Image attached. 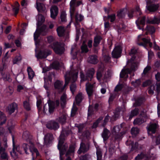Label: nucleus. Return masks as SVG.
<instances>
[{
  "instance_id": "obj_1",
  "label": "nucleus",
  "mask_w": 160,
  "mask_h": 160,
  "mask_svg": "<svg viewBox=\"0 0 160 160\" xmlns=\"http://www.w3.org/2000/svg\"><path fill=\"white\" fill-rule=\"evenodd\" d=\"M71 132V130L63 129L59 137L57 148L59 152L60 160H72L70 156L74 154L75 146L73 145H70L67 151L68 145L64 143L65 137L68 136Z\"/></svg>"
},
{
  "instance_id": "obj_2",
  "label": "nucleus",
  "mask_w": 160,
  "mask_h": 160,
  "mask_svg": "<svg viewBox=\"0 0 160 160\" xmlns=\"http://www.w3.org/2000/svg\"><path fill=\"white\" fill-rule=\"evenodd\" d=\"M136 58V57L133 55L130 59L128 60V62L131 63L130 68L127 69H122L120 74V78H124L125 79H127L128 77V74H130L132 77L134 75V72L136 70L137 68V63L133 62Z\"/></svg>"
},
{
  "instance_id": "obj_3",
  "label": "nucleus",
  "mask_w": 160,
  "mask_h": 160,
  "mask_svg": "<svg viewBox=\"0 0 160 160\" xmlns=\"http://www.w3.org/2000/svg\"><path fill=\"white\" fill-rule=\"evenodd\" d=\"M156 0H148L147 2L146 9L150 13L157 11L159 7V4H155Z\"/></svg>"
},
{
  "instance_id": "obj_4",
  "label": "nucleus",
  "mask_w": 160,
  "mask_h": 160,
  "mask_svg": "<svg viewBox=\"0 0 160 160\" xmlns=\"http://www.w3.org/2000/svg\"><path fill=\"white\" fill-rule=\"evenodd\" d=\"M138 41L137 42V44L140 46H142L146 48L148 46L150 48H151L152 46V43L150 42V38H144L143 35H139L138 37Z\"/></svg>"
},
{
  "instance_id": "obj_5",
  "label": "nucleus",
  "mask_w": 160,
  "mask_h": 160,
  "mask_svg": "<svg viewBox=\"0 0 160 160\" xmlns=\"http://www.w3.org/2000/svg\"><path fill=\"white\" fill-rule=\"evenodd\" d=\"M52 48L55 53L58 55L62 54L65 50L64 44L60 42H53Z\"/></svg>"
},
{
  "instance_id": "obj_6",
  "label": "nucleus",
  "mask_w": 160,
  "mask_h": 160,
  "mask_svg": "<svg viewBox=\"0 0 160 160\" xmlns=\"http://www.w3.org/2000/svg\"><path fill=\"white\" fill-rule=\"evenodd\" d=\"M95 73L94 69L92 68L89 70L84 74L83 72H80V77L81 79V82H83L86 81H91L93 78Z\"/></svg>"
},
{
  "instance_id": "obj_7",
  "label": "nucleus",
  "mask_w": 160,
  "mask_h": 160,
  "mask_svg": "<svg viewBox=\"0 0 160 160\" xmlns=\"http://www.w3.org/2000/svg\"><path fill=\"white\" fill-rule=\"evenodd\" d=\"M53 135L51 133H48L44 137V144L47 147H50L52 144V141L53 140Z\"/></svg>"
},
{
  "instance_id": "obj_8",
  "label": "nucleus",
  "mask_w": 160,
  "mask_h": 160,
  "mask_svg": "<svg viewBox=\"0 0 160 160\" xmlns=\"http://www.w3.org/2000/svg\"><path fill=\"white\" fill-rule=\"evenodd\" d=\"M122 52V48L120 45H118L115 47L112 52V58H118L121 56Z\"/></svg>"
},
{
  "instance_id": "obj_9",
  "label": "nucleus",
  "mask_w": 160,
  "mask_h": 160,
  "mask_svg": "<svg viewBox=\"0 0 160 160\" xmlns=\"http://www.w3.org/2000/svg\"><path fill=\"white\" fill-rule=\"evenodd\" d=\"M146 17L143 16L142 17H140L136 21V23L137 26L139 29L142 30V31L144 30L143 27L145 25V21Z\"/></svg>"
},
{
  "instance_id": "obj_10",
  "label": "nucleus",
  "mask_w": 160,
  "mask_h": 160,
  "mask_svg": "<svg viewBox=\"0 0 160 160\" xmlns=\"http://www.w3.org/2000/svg\"><path fill=\"white\" fill-rule=\"evenodd\" d=\"M86 90L88 95V98L90 100L92 96L93 95V85L88 82L86 85Z\"/></svg>"
},
{
  "instance_id": "obj_11",
  "label": "nucleus",
  "mask_w": 160,
  "mask_h": 160,
  "mask_svg": "<svg viewBox=\"0 0 160 160\" xmlns=\"http://www.w3.org/2000/svg\"><path fill=\"white\" fill-rule=\"evenodd\" d=\"M46 26L43 25L39 28L37 29L36 32L34 33V39L35 42L38 39L41 34L42 32H45V31L46 29Z\"/></svg>"
},
{
  "instance_id": "obj_12",
  "label": "nucleus",
  "mask_w": 160,
  "mask_h": 160,
  "mask_svg": "<svg viewBox=\"0 0 160 160\" xmlns=\"http://www.w3.org/2000/svg\"><path fill=\"white\" fill-rule=\"evenodd\" d=\"M46 127L50 129L54 130H57L59 128L58 123L54 121H51L48 122L47 124Z\"/></svg>"
},
{
  "instance_id": "obj_13",
  "label": "nucleus",
  "mask_w": 160,
  "mask_h": 160,
  "mask_svg": "<svg viewBox=\"0 0 160 160\" xmlns=\"http://www.w3.org/2000/svg\"><path fill=\"white\" fill-rule=\"evenodd\" d=\"M18 105L15 102H13L9 104L6 108V111L9 114L11 115L13 113L15 110L17 108Z\"/></svg>"
},
{
  "instance_id": "obj_14",
  "label": "nucleus",
  "mask_w": 160,
  "mask_h": 160,
  "mask_svg": "<svg viewBox=\"0 0 160 160\" xmlns=\"http://www.w3.org/2000/svg\"><path fill=\"white\" fill-rule=\"evenodd\" d=\"M51 53V52L50 51H46L44 50H40L37 54V57L38 59H45L48 56L50 55Z\"/></svg>"
},
{
  "instance_id": "obj_15",
  "label": "nucleus",
  "mask_w": 160,
  "mask_h": 160,
  "mask_svg": "<svg viewBox=\"0 0 160 160\" xmlns=\"http://www.w3.org/2000/svg\"><path fill=\"white\" fill-rule=\"evenodd\" d=\"M14 129V127L12 126H10L8 128V130L9 132L11 134L12 136V151L13 153L14 154H15L16 153V152L15 151V150L17 149V147L15 146V142H14V136L12 134V131H13Z\"/></svg>"
},
{
  "instance_id": "obj_16",
  "label": "nucleus",
  "mask_w": 160,
  "mask_h": 160,
  "mask_svg": "<svg viewBox=\"0 0 160 160\" xmlns=\"http://www.w3.org/2000/svg\"><path fill=\"white\" fill-rule=\"evenodd\" d=\"M63 81L58 80H57L54 83V88L59 93L62 92V86L63 85Z\"/></svg>"
},
{
  "instance_id": "obj_17",
  "label": "nucleus",
  "mask_w": 160,
  "mask_h": 160,
  "mask_svg": "<svg viewBox=\"0 0 160 160\" xmlns=\"http://www.w3.org/2000/svg\"><path fill=\"white\" fill-rule=\"evenodd\" d=\"M58 7L54 5L50 8L51 17L54 19L58 15Z\"/></svg>"
},
{
  "instance_id": "obj_18",
  "label": "nucleus",
  "mask_w": 160,
  "mask_h": 160,
  "mask_svg": "<svg viewBox=\"0 0 160 160\" xmlns=\"http://www.w3.org/2000/svg\"><path fill=\"white\" fill-rule=\"evenodd\" d=\"M22 138L25 141L29 142L30 143L32 142L31 140L32 136L30 135L29 132L28 131H25L23 132L22 134Z\"/></svg>"
},
{
  "instance_id": "obj_19",
  "label": "nucleus",
  "mask_w": 160,
  "mask_h": 160,
  "mask_svg": "<svg viewBox=\"0 0 160 160\" xmlns=\"http://www.w3.org/2000/svg\"><path fill=\"white\" fill-rule=\"evenodd\" d=\"M146 99L144 97H140L136 99L135 102L133 104V106L135 107H137L141 106L145 101Z\"/></svg>"
},
{
  "instance_id": "obj_20",
  "label": "nucleus",
  "mask_w": 160,
  "mask_h": 160,
  "mask_svg": "<svg viewBox=\"0 0 160 160\" xmlns=\"http://www.w3.org/2000/svg\"><path fill=\"white\" fill-rule=\"evenodd\" d=\"M89 147L86 145L85 143L82 142L80 144V147L78 151L79 154H81L82 152H85L89 149Z\"/></svg>"
},
{
  "instance_id": "obj_21",
  "label": "nucleus",
  "mask_w": 160,
  "mask_h": 160,
  "mask_svg": "<svg viewBox=\"0 0 160 160\" xmlns=\"http://www.w3.org/2000/svg\"><path fill=\"white\" fill-rule=\"evenodd\" d=\"M157 125L156 123L151 124L147 128L148 133L149 134H152L155 133L156 131Z\"/></svg>"
},
{
  "instance_id": "obj_22",
  "label": "nucleus",
  "mask_w": 160,
  "mask_h": 160,
  "mask_svg": "<svg viewBox=\"0 0 160 160\" xmlns=\"http://www.w3.org/2000/svg\"><path fill=\"white\" fill-rule=\"evenodd\" d=\"M125 125V123H122L120 125H118L114 126L112 130V133H115V134H116L120 133V131L122 129H123Z\"/></svg>"
},
{
  "instance_id": "obj_23",
  "label": "nucleus",
  "mask_w": 160,
  "mask_h": 160,
  "mask_svg": "<svg viewBox=\"0 0 160 160\" xmlns=\"http://www.w3.org/2000/svg\"><path fill=\"white\" fill-rule=\"evenodd\" d=\"M126 144L127 146H131V151H132L136 150L138 148V143L137 142H135L134 143L133 141H128L127 140L126 142Z\"/></svg>"
},
{
  "instance_id": "obj_24",
  "label": "nucleus",
  "mask_w": 160,
  "mask_h": 160,
  "mask_svg": "<svg viewBox=\"0 0 160 160\" xmlns=\"http://www.w3.org/2000/svg\"><path fill=\"white\" fill-rule=\"evenodd\" d=\"M88 62L90 63L96 64L98 62L97 56L96 55L90 56L88 59Z\"/></svg>"
},
{
  "instance_id": "obj_25",
  "label": "nucleus",
  "mask_w": 160,
  "mask_h": 160,
  "mask_svg": "<svg viewBox=\"0 0 160 160\" xmlns=\"http://www.w3.org/2000/svg\"><path fill=\"white\" fill-rule=\"evenodd\" d=\"M110 132L107 128H104L102 134V136L103 138V141L105 142L109 138V134Z\"/></svg>"
},
{
  "instance_id": "obj_26",
  "label": "nucleus",
  "mask_w": 160,
  "mask_h": 160,
  "mask_svg": "<svg viewBox=\"0 0 160 160\" xmlns=\"http://www.w3.org/2000/svg\"><path fill=\"white\" fill-rule=\"evenodd\" d=\"M102 38L100 35H97L94 38L93 46L94 48L97 47L100 44Z\"/></svg>"
},
{
  "instance_id": "obj_27",
  "label": "nucleus",
  "mask_w": 160,
  "mask_h": 160,
  "mask_svg": "<svg viewBox=\"0 0 160 160\" xmlns=\"http://www.w3.org/2000/svg\"><path fill=\"white\" fill-rule=\"evenodd\" d=\"M48 111L50 113H52L55 108L54 106V101L49 100L48 101Z\"/></svg>"
},
{
  "instance_id": "obj_28",
  "label": "nucleus",
  "mask_w": 160,
  "mask_h": 160,
  "mask_svg": "<svg viewBox=\"0 0 160 160\" xmlns=\"http://www.w3.org/2000/svg\"><path fill=\"white\" fill-rule=\"evenodd\" d=\"M139 109L137 107L132 110L129 116V119L131 120L134 117L138 115L139 114Z\"/></svg>"
},
{
  "instance_id": "obj_29",
  "label": "nucleus",
  "mask_w": 160,
  "mask_h": 160,
  "mask_svg": "<svg viewBox=\"0 0 160 160\" xmlns=\"http://www.w3.org/2000/svg\"><path fill=\"white\" fill-rule=\"evenodd\" d=\"M36 4V8L38 12H43L45 11L46 9V8L43 3L37 2Z\"/></svg>"
},
{
  "instance_id": "obj_30",
  "label": "nucleus",
  "mask_w": 160,
  "mask_h": 160,
  "mask_svg": "<svg viewBox=\"0 0 160 160\" xmlns=\"http://www.w3.org/2000/svg\"><path fill=\"white\" fill-rule=\"evenodd\" d=\"M78 14H76L75 16V26H78L79 25V22L82 21L83 19V16L82 15L80 14L79 17H78Z\"/></svg>"
},
{
  "instance_id": "obj_31",
  "label": "nucleus",
  "mask_w": 160,
  "mask_h": 160,
  "mask_svg": "<svg viewBox=\"0 0 160 160\" xmlns=\"http://www.w3.org/2000/svg\"><path fill=\"white\" fill-rule=\"evenodd\" d=\"M83 98V95L81 92L78 93L76 96L75 99L77 105L79 104L82 101Z\"/></svg>"
},
{
  "instance_id": "obj_32",
  "label": "nucleus",
  "mask_w": 160,
  "mask_h": 160,
  "mask_svg": "<svg viewBox=\"0 0 160 160\" xmlns=\"http://www.w3.org/2000/svg\"><path fill=\"white\" fill-rule=\"evenodd\" d=\"M58 35L59 37H62L64 35L65 30L63 27L59 26L57 29Z\"/></svg>"
},
{
  "instance_id": "obj_33",
  "label": "nucleus",
  "mask_w": 160,
  "mask_h": 160,
  "mask_svg": "<svg viewBox=\"0 0 160 160\" xmlns=\"http://www.w3.org/2000/svg\"><path fill=\"white\" fill-rule=\"evenodd\" d=\"M146 121V119L139 117V118H137L134 120L133 124L134 125H140L145 122Z\"/></svg>"
},
{
  "instance_id": "obj_34",
  "label": "nucleus",
  "mask_w": 160,
  "mask_h": 160,
  "mask_svg": "<svg viewBox=\"0 0 160 160\" xmlns=\"http://www.w3.org/2000/svg\"><path fill=\"white\" fill-rule=\"evenodd\" d=\"M36 105L38 112L42 111V100L41 98H37Z\"/></svg>"
},
{
  "instance_id": "obj_35",
  "label": "nucleus",
  "mask_w": 160,
  "mask_h": 160,
  "mask_svg": "<svg viewBox=\"0 0 160 160\" xmlns=\"http://www.w3.org/2000/svg\"><path fill=\"white\" fill-rule=\"evenodd\" d=\"M145 30L151 34H152L154 33L155 31L154 27L150 25H147L145 28Z\"/></svg>"
},
{
  "instance_id": "obj_36",
  "label": "nucleus",
  "mask_w": 160,
  "mask_h": 160,
  "mask_svg": "<svg viewBox=\"0 0 160 160\" xmlns=\"http://www.w3.org/2000/svg\"><path fill=\"white\" fill-rule=\"evenodd\" d=\"M28 74V78L30 79H32L34 77L35 73L32 69L30 67H29L28 68L27 70Z\"/></svg>"
},
{
  "instance_id": "obj_37",
  "label": "nucleus",
  "mask_w": 160,
  "mask_h": 160,
  "mask_svg": "<svg viewBox=\"0 0 160 160\" xmlns=\"http://www.w3.org/2000/svg\"><path fill=\"white\" fill-rule=\"evenodd\" d=\"M71 74H72V72H71V71H67L66 72V74L64 76L65 83L66 82L68 84L69 83L70 80V78L68 76H70L71 75Z\"/></svg>"
},
{
  "instance_id": "obj_38",
  "label": "nucleus",
  "mask_w": 160,
  "mask_h": 160,
  "mask_svg": "<svg viewBox=\"0 0 160 160\" xmlns=\"http://www.w3.org/2000/svg\"><path fill=\"white\" fill-rule=\"evenodd\" d=\"M7 121V117L4 113L0 117V125L2 126Z\"/></svg>"
},
{
  "instance_id": "obj_39",
  "label": "nucleus",
  "mask_w": 160,
  "mask_h": 160,
  "mask_svg": "<svg viewBox=\"0 0 160 160\" xmlns=\"http://www.w3.org/2000/svg\"><path fill=\"white\" fill-rule=\"evenodd\" d=\"M141 81L140 79L136 80L135 81H132L131 82V85L135 88L139 87L141 84Z\"/></svg>"
},
{
  "instance_id": "obj_40",
  "label": "nucleus",
  "mask_w": 160,
  "mask_h": 160,
  "mask_svg": "<svg viewBox=\"0 0 160 160\" xmlns=\"http://www.w3.org/2000/svg\"><path fill=\"white\" fill-rule=\"evenodd\" d=\"M23 106L24 108L27 111L31 110V107L29 102L25 101L23 102Z\"/></svg>"
},
{
  "instance_id": "obj_41",
  "label": "nucleus",
  "mask_w": 160,
  "mask_h": 160,
  "mask_svg": "<svg viewBox=\"0 0 160 160\" xmlns=\"http://www.w3.org/2000/svg\"><path fill=\"white\" fill-rule=\"evenodd\" d=\"M22 148L23 149L25 152L26 154H29L27 151L29 148L30 150L31 151V149L30 148V146L28 144L23 143L22 145Z\"/></svg>"
},
{
  "instance_id": "obj_42",
  "label": "nucleus",
  "mask_w": 160,
  "mask_h": 160,
  "mask_svg": "<svg viewBox=\"0 0 160 160\" xmlns=\"http://www.w3.org/2000/svg\"><path fill=\"white\" fill-rule=\"evenodd\" d=\"M125 132H121L119 133H117L115 134V133L113 134L114 135V138L115 140H119L121 138V137L123 134H124L125 133Z\"/></svg>"
},
{
  "instance_id": "obj_43",
  "label": "nucleus",
  "mask_w": 160,
  "mask_h": 160,
  "mask_svg": "<svg viewBox=\"0 0 160 160\" xmlns=\"http://www.w3.org/2000/svg\"><path fill=\"white\" fill-rule=\"evenodd\" d=\"M134 11V15L135 16H140L142 14V12L141 10L139 8V7L137 6Z\"/></svg>"
},
{
  "instance_id": "obj_44",
  "label": "nucleus",
  "mask_w": 160,
  "mask_h": 160,
  "mask_svg": "<svg viewBox=\"0 0 160 160\" xmlns=\"http://www.w3.org/2000/svg\"><path fill=\"white\" fill-rule=\"evenodd\" d=\"M146 155L143 152H141L140 154H138L135 158L134 160H140L142 159L146 158Z\"/></svg>"
},
{
  "instance_id": "obj_45",
  "label": "nucleus",
  "mask_w": 160,
  "mask_h": 160,
  "mask_svg": "<svg viewBox=\"0 0 160 160\" xmlns=\"http://www.w3.org/2000/svg\"><path fill=\"white\" fill-rule=\"evenodd\" d=\"M139 130L138 128L133 127L131 129V133L133 135H134L136 136L139 133Z\"/></svg>"
},
{
  "instance_id": "obj_46",
  "label": "nucleus",
  "mask_w": 160,
  "mask_h": 160,
  "mask_svg": "<svg viewBox=\"0 0 160 160\" xmlns=\"http://www.w3.org/2000/svg\"><path fill=\"white\" fill-rule=\"evenodd\" d=\"M82 52V53H87L88 52V49L87 45L83 43L81 47Z\"/></svg>"
},
{
  "instance_id": "obj_47",
  "label": "nucleus",
  "mask_w": 160,
  "mask_h": 160,
  "mask_svg": "<svg viewBox=\"0 0 160 160\" xmlns=\"http://www.w3.org/2000/svg\"><path fill=\"white\" fill-rule=\"evenodd\" d=\"M51 67L54 69L58 70L60 67V63L58 62H53L51 64Z\"/></svg>"
},
{
  "instance_id": "obj_48",
  "label": "nucleus",
  "mask_w": 160,
  "mask_h": 160,
  "mask_svg": "<svg viewBox=\"0 0 160 160\" xmlns=\"http://www.w3.org/2000/svg\"><path fill=\"white\" fill-rule=\"evenodd\" d=\"M2 78L3 79L4 81H10V75L8 73H3L2 72L1 73Z\"/></svg>"
},
{
  "instance_id": "obj_49",
  "label": "nucleus",
  "mask_w": 160,
  "mask_h": 160,
  "mask_svg": "<svg viewBox=\"0 0 160 160\" xmlns=\"http://www.w3.org/2000/svg\"><path fill=\"white\" fill-rule=\"evenodd\" d=\"M76 6H72L70 7V13L71 18H72L74 16L75 12Z\"/></svg>"
},
{
  "instance_id": "obj_50",
  "label": "nucleus",
  "mask_w": 160,
  "mask_h": 160,
  "mask_svg": "<svg viewBox=\"0 0 160 160\" xmlns=\"http://www.w3.org/2000/svg\"><path fill=\"white\" fill-rule=\"evenodd\" d=\"M108 18L110 19L111 22H113L116 19V15L115 14H112L108 15Z\"/></svg>"
},
{
  "instance_id": "obj_51",
  "label": "nucleus",
  "mask_w": 160,
  "mask_h": 160,
  "mask_svg": "<svg viewBox=\"0 0 160 160\" xmlns=\"http://www.w3.org/2000/svg\"><path fill=\"white\" fill-rule=\"evenodd\" d=\"M78 52L75 51L74 52L73 51V48H72L71 49V54L72 56V59H75L77 58V54Z\"/></svg>"
},
{
  "instance_id": "obj_52",
  "label": "nucleus",
  "mask_w": 160,
  "mask_h": 160,
  "mask_svg": "<svg viewBox=\"0 0 160 160\" xmlns=\"http://www.w3.org/2000/svg\"><path fill=\"white\" fill-rule=\"evenodd\" d=\"M66 96L65 94H63L61 96L60 98V100L61 101V105L62 106V103H63L64 104H66Z\"/></svg>"
},
{
  "instance_id": "obj_53",
  "label": "nucleus",
  "mask_w": 160,
  "mask_h": 160,
  "mask_svg": "<svg viewBox=\"0 0 160 160\" xmlns=\"http://www.w3.org/2000/svg\"><path fill=\"white\" fill-rule=\"evenodd\" d=\"M72 72V74H71V75H70V76H68L70 78L71 77H72L73 81L74 82H75L76 81L78 78V73L77 72L74 73L72 72Z\"/></svg>"
},
{
  "instance_id": "obj_54",
  "label": "nucleus",
  "mask_w": 160,
  "mask_h": 160,
  "mask_svg": "<svg viewBox=\"0 0 160 160\" xmlns=\"http://www.w3.org/2000/svg\"><path fill=\"white\" fill-rule=\"evenodd\" d=\"M76 88V84L74 83H72L70 86V90L72 94H73L75 91Z\"/></svg>"
},
{
  "instance_id": "obj_55",
  "label": "nucleus",
  "mask_w": 160,
  "mask_h": 160,
  "mask_svg": "<svg viewBox=\"0 0 160 160\" xmlns=\"http://www.w3.org/2000/svg\"><path fill=\"white\" fill-rule=\"evenodd\" d=\"M66 118L65 116H63L59 118V121L62 124H64L66 122Z\"/></svg>"
},
{
  "instance_id": "obj_56",
  "label": "nucleus",
  "mask_w": 160,
  "mask_h": 160,
  "mask_svg": "<svg viewBox=\"0 0 160 160\" xmlns=\"http://www.w3.org/2000/svg\"><path fill=\"white\" fill-rule=\"evenodd\" d=\"M0 154L1 159L3 160H8V156L6 152L2 153Z\"/></svg>"
},
{
  "instance_id": "obj_57",
  "label": "nucleus",
  "mask_w": 160,
  "mask_h": 160,
  "mask_svg": "<svg viewBox=\"0 0 160 160\" xmlns=\"http://www.w3.org/2000/svg\"><path fill=\"white\" fill-rule=\"evenodd\" d=\"M96 155L97 159H102V152L101 150L99 149H97L96 152Z\"/></svg>"
},
{
  "instance_id": "obj_58",
  "label": "nucleus",
  "mask_w": 160,
  "mask_h": 160,
  "mask_svg": "<svg viewBox=\"0 0 160 160\" xmlns=\"http://www.w3.org/2000/svg\"><path fill=\"white\" fill-rule=\"evenodd\" d=\"M66 15L65 12L62 13L60 18L62 22H66Z\"/></svg>"
},
{
  "instance_id": "obj_59",
  "label": "nucleus",
  "mask_w": 160,
  "mask_h": 160,
  "mask_svg": "<svg viewBox=\"0 0 160 160\" xmlns=\"http://www.w3.org/2000/svg\"><path fill=\"white\" fill-rule=\"evenodd\" d=\"M94 112L93 108L89 106L88 109V116L89 117L92 115Z\"/></svg>"
},
{
  "instance_id": "obj_60",
  "label": "nucleus",
  "mask_w": 160,
  "mask_h": 160,
  "mask_svg": "<svg viewBox=\"0 0 160 160\" xmlns=\"http://www.w3.org/2000/svg\"><path fill=\"white\" fill-rule=\"evenodd\" d=\"M152 83L150 79H148L143 83L142 86L143 87H146L151 85Z\"/></svg>"
},
{
  "instance_id": "obj_61",
  "label": "nucleus",
  "mask_w": 160,
  "mask_h": 160,
  "mask_svg": "<svg viewBox=\"0 0 160 160\" xmlns=\"http://www.w3.org/2000/svg\"><path fill=\"white\" fill-rule=\"evenodd\" d=\"M122 88V84H118L115 87L114 89L115 92H118L121 90Z\"/></svg>"
},
{
  "instance_id": "obj_62",
  "label": "nucleus",
  "mask_w": 160,
  "mask_h": 160,
  "mask_svg": "<svg viewBox=\"0 0 160 160\" xmlns=\"http://www.w3.org/2000/svg\"><path fill=\"white\" fill-rule=\"evenodd\" d=\"M89 155L88 154L81 156L80 157V160H88L89 158Z\"/></svg>"
},
{
  "instance_id": "obj_63",
  "label": "nucleus",
  "mask_w": 160,
  "mask_h": 160,
  "mask_svg": "<svg viewBox=\"0 0 160 160\" xmlns=\"http://www.w3.org/2000/svg\"><path fill=\"white\" fill-rule=\"evenodd\" d=\"M137 52V50L135 49L134 48H132L131 49L130 52H129V54L130 56L135 55Z\"/></svg>"
},
{
  "instance_id": "obj_64",
  "label": "nucleus",
  "mask_w": 160,
  "mask_h": 160,
  "mask_svg": "<svg viewBox=\"0 0 160 160\" xmlns=\"http://www.w3.org/2000/svg\"><path fill=\"white\" fill-rule=\"evenodd\" d=\"M128 156L126 154H124L118 158V160H127Z\"/></svg>"
}]
</instances>
